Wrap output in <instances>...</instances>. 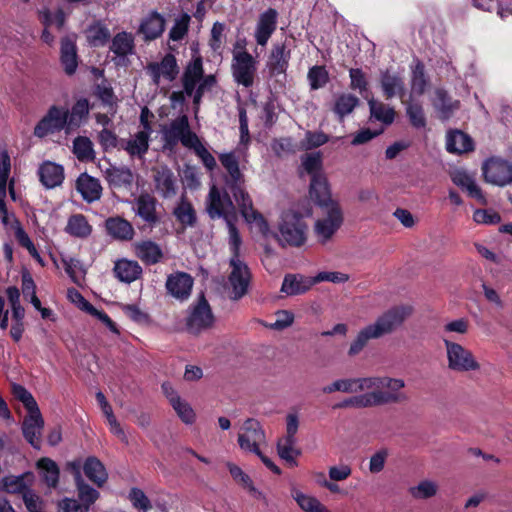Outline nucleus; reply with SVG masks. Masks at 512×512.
<instances>
[{"label": "nucleus", "mask_w": 512, "mask_h": 512, "mask_svg": "<svg viewBox=\"0 0 512 512\" xmlns=\"http://www.w3.org/2000/svg\"><path fill=\"white\" fill-rule=\"evenodd\" d=\"M413 309L408 305H398L391 307L382 313L375 322L370 324L376 334L381 338L396 331L405 320L411 316Z\"/></svg>", "instance_id": "nucleus-11"}, {"label": "nucleus", "mask_w": 512, "mask_h": 512, "mask_svg": "<svg viewBox=\"0 0 512 512\" xmlns=\"http://www.w3.org/2000/svg\"><path fill=\"white\" fill-rule=\"evenodd\" d=\"M86 36L92 46H104L110 38V32L105 25L95 23L88 27Z\"/></svg>", "instance_id": "nucleus-53"}, {"label": "nucleus", "mask_w": 512, "mask_h": 512, "mask_svg": "<svg viewBox=\"0 0 512 512\" xmlns=\"http://www.w3.org/2000/svg\"><path fill=\"white\" fill-rule=\"evenodd\" d=\"M76 40L77 35L72 33L64 36L60 42V61L68 75L74 74L78 67Z\"/></svg>", "instance_id": "nucleus-25"}, {"label": "nucleus", "mask_w": 512, "mask_h": 512, "mask_svg": "<svg viewBox=\"0 0 512 512\" xmlns=\"http://www.w3.org/2000/svg\"><path fill=\"white\" fill-rule=\"evenodd\" d=\"M83 469L85 475L98 486H102L108 478L104 465L96 457L87 458Z\"/></svg>", "instance_id": "nucleus-44"}, {"label": "nucleus", "mask_w": 512, "mask_h": 512, "mask_svg": "<svg viewBox=\"0 0 512 512\" xmlns=\"http://www.w3.org/2000/svg\"><path fill=\"white\" fill-rule=\"evenodd\" d=\"M379 336L376 334L372 326L369 324L362 328L355 339L350 344L348 355L353 357L358 355L372 339H378Z\"/></svg>", "instance_id": "nucleus-46"}, {"label": "nucleus", "mask_w": 512, "mask_h": 512, "mask_svg": "<svg viewBox=\"0 0 512 512\" xmlns=\"http://www.w3.org/2000/svg\"><path fill=\"white\" fill-rule=\"evenodd\" d=\"M38 176L43 186L52 189L62 184L64 180V169L59 164L45 161L38 168Z\"/></svg>", "instance_id": "nucleus-31"}, {"label": "nucleus", "mask_w": 512, "mask_h": 512, "mask_svg": "<svg viewBox=\"0 0 512 512\" xmlns=\"http://www.w3.org/2000/svg\"><path fill=\"white\" fill-rule=\"evenodd\" d=\"M446 149L450 153L461 154L473 150V141L462 131L455 130L447 133Z\"/></svg>", "instance_id": "nucleus-40"}, {"label": "nucleus", "mask_w": 512, "mask_h": 512, "mask_svg": "<svg viewBox=\"0 0 512 512\" xmlns=\"http://www.w3.org/2000/svg\"><path fill=\"white\" fill-rule=\"evenodd\" d=\"M76 190L80 193L83 200L92 203L99 200L102 196V186L99 179L82 173L76 180Z\"/></svg>", "instance_id": "nucleus-27"}, {"label": "nucleus", "mask_w": 512, "mask_h": 512, "mask_svg": "<svg viewBox=\"0 0 512 512\" xmlns=\"http://www.w3.org/2000/svg\"><path fill=\"white\" fill-rule=\"evenodd\" d=\"M198 136L191 131L189 120L186 115L174 119L169 125L162 128L163 147L173 150L180 142L188 148Z\"/></svg>", "instance_id": "nucleus-6"}, {"label": "nucleus", "mask_w": 512, "mask_h": 512, "mask_svg": "<svg viewBox=\"0 0 512 512\" xmlns=\"http://www.w3.org/2000/svg\"><path fill=\"white\" fill-rule=\"evenodd\" d=\"M135 256L146 265L159 263L164 254L161 247L152 240H142L133 245Z\"/></svg>", "instance_id": "nucleus-30"}, {"label": "nucleus", "mask_w": 512, "mask_h": 512, "mask_svg": "<svg viewBox=\"0 0 512 512\" xmlns=\"http://www.w3.org/2000/svg\"><path fill=\"white\" fill-rule=\"evenodd\" d=\"M114 274L121 282L131 283L142 275V267L137 261L120 259L115 262Z\"/></svg>", "instance_id": "nucleus-36"}, {"label": "nucleus", "mask_w": 512, "mask_h": 512, "mask_svg": "<svg viewBox=\"0 0 512 512\" xmlns=\"http://www.w3.org/2000/svg\"><path fill=\"white\" fill-rule=\"evenodd\" d=\"M406 115L410 124L416 129H422L426 126V117L422 105L418 102H408L406 104Z\"/></svg>", "instance_id": "nucleus-57"}, {"label": "nucleus", "mask_w": 512, "mask_h": 512, "mask_svg": "<svg viewBox=\"0 0 512 512\" xmlns=\"http://www.w3.org/2000/svg\"><path fill=\"white\" fill-rule=\"evenodd\" d=\"M173 214L183 226L193 227L197 222L196 211L188 200L182 199Z\"/></svg>", "instance_id": "nucleus-49"}, {"label": "nucleus", "mask_w": 512, "mask_h": 512, "mask_svg": "<svg viewBox=\"0 0 512 512\" xmlns=\"http://www.w3.org/2000/svg\"><path fill=\"white\" fill-rule=\"evenodd\" d=\"M73 153L80 162L95 160L93 143L88 137L78 136L73 141Z\"/></svg>", "instance_id": "nucleus-45"}, {"label": "nucleus", "mask_w": 512, "mask_h": 512, "mask_svg": "<svg viewBox=\"0 0 512 512\" xmlns=\"http://www.w3.org/2000/svg\"><path fill=\"white\" fill-rule=\"evenodd\" d=\"M165 25L164 17L154 11L142 20L138 32L143 35L144 41H152L163 34Z\"/></svg>", "instance_id": "nucleus-29"}, {"label": "nucleus", "mask_w": 512, "mask_h": 512, "mask_svg": "<svg viewBox=\"0 0 512 512\" xmlns=\"http://www.w3.org/2000/svg\"><path fill=\"white\" fill-rule=\"evenodd\" d=\"M145 70L155 85H159L161 79L172 82L179 74L177 59L171 53L166 54L159 62L148 63Z\"/></svg>", "instance_id": "nucleus-16"}, {"label": "nucleus", "mask_w": 512, "mask_h": 512, "mask_svg": "<svg viewBox=\"0 0 512 512\" xmlns=\"http://www.w3.org/2000/svg\"><path fill=\"white\" fill-rule=\"evenodd\" d=\"M469 320L466 318H458L447 322L442 327V338L450 337L452 340V334L465 335L469 331Z\"/></svg>", "instance_id": "nucleus-60"}, {"label": "nucleus", "mask_w": 512, "mask_h": 512, "mask_svg": "<svg viewBox=\"0 0 512 512\" xmlns=\"http://www.w3.org/2000/svg\"><path fill=\"white\" fill-rule=\"evenodd\" d=\"M438 492V485L431 480H423L417 485L409 488L410 495L418 500L429 499L434 497Z\"/></svg>", "instance_id": "nucleus-55"}, {"label": "nucleus", "mask_w": 512, "mask_h": 512, "mask_svg": "<svg viewBox=\"0 0 512 512\" xmlns=\"http://www.w3.org/2000/svg\"><path fill=\"white\" fill-rule=\"evenodd\" d=\"M157 205V199L153 195L144 192L134 199L132 210L149 228H153L161 221Z\"/></svg>", "instance_id": "nucleus-15"}, {"label": "nucleus", "mask_w": 512, "mask_h": 512, "mask_svg": "<svg viewBox=\"0 0 512 512\" xmlns=\"http://www.w3.org/2000/svg\"><path fill=\"white\" fill-rule=\"evenodd\" d=\"M150 135L147 132L138 131L129 139L120 141V148L125 150L130 157L142 159L149 149Z\"/></svg>", "instance_id": "nucleus-33"}, {"label": "nucleus", "mask_w": 512, "mask_h": 512, "mask_svg": "<svg viewBox=\"0 0 512 512\" xmlns=\"http://www.w3.org/2000/svg\"><path fill=\"white\" fill-rule=\"evenodd\" d=\"M11 163L7 152L0 154V215L3 224L7 225L9 216L5 203L7 181L10 175Z\"/></svg>", "instance_id": "nucleus-35"}, {"label": "nucleus", "mask_w": 512, "mask_h": 512, "mask_svg": "<svg viewBox=\"0 0 512 512\" xmlns=\"http://www.w3.org/2000/svg\"><path fill=\"white\" fill-rule=\"evenodd\" d=\"M307 79L310 88L312 90H318L329 82V73L325 66L316 65L309 69Z\"/></svg>", "instance_id": "nucleus-58"}, {"label": "nucleus", "mask_w": 512, "mask_h": 512, "mask_svg": "<svg viewBox=\"0 0 512 512\" xmlns=\"http://www.w3.org/2000/svg\"><path fill=\"white\" fill-rule=\"evenodd\" d=\"M88 114L89 102L85 98L77 100L71 110L53 105L35 126L34 135L43 138L62 130L67 135L71 134L83 124Z\"/></svg>", "instance_id": "nucleus-3"}, {"label": "nucleus", "mask_w": 512, "mask_h": 512, "mask_svg": "<svg viewBox=\"0 0 512 512\" xmlns=\"http://www.w3.org/2000/svg\"><path fill=\"white\" fill-rule=\"evenodd\" d=\"M380 84L386 99H391L394 96L403 98L405 94V84L401 76L392 73L390 70L382 71Z\"/></svg>", "instance_id": "nucleus-34"}, {"label": "nucleus", "mask_w": 512, "mask_h": 512, "mask_svg": "<svg viewBox=\"0 0 512 512\" xmlns=\"http://www.w3.org/2000/svg\"><path fill=\"white\" fill-rule=\"evenodd\" d=\"M296 438L282 437L277 442V453L279 457L288 463H295V458L300 451L295 447Z\"/></svg>", "instance_id": "nucleus-50"}, {"label": "nucleus", "mask_w": 512, "mask_h": 512, "mask_svg": "<svg viewBox=\"0 0 512 512\" xmlns=\"http://www.w3.org/2000/svg\"><path fill=\"white\" fill-rule=\"evenodd\" d=\"M257 60L249 53L243 52L232 57L231 72L234 81L246 88L254 84L257 73Z\"/></svg>", "instance_id": "nucleus-14"}, {"label": "nucleus", "mask_w": 512, "mask_h": 512, "mask_svg": "<svg viewBox=\"0 0 512 512\" xmlns=\"http://www.w3.org/2000/svg\"><path fill=\"white\" fill-rule=\"evenodd\" d=\"M379 336L376 334L372 326L369 324L362 328L355 339L350 344L348 355L353 357L358 355L372 339H378Z\"/></svg>", "instance_id": "nucleus-47"}, {"label": "nucleus", "mask_w": 512, "mask_h": 512, "mask_svg": "<svg viewBox=\"0 0 512 512\" xmlns=\"http://www.w3.org/2000/svg\"><path fill=\"white\" fill-rule=\"evenodd\" d=\"M234 221L235 220L226 222L229 234L228 242L232 254L231 257L240 258V247L242 244V239L237 227L234 224Z\"/></svg>", "instance_id": "nucleus-64"}, {"label": "nucleus", "mask_w": 512, "mask_h": 512, "mask_svg": "<svg viewBox=\"0 0 512 512\" xmlns=\"http://www.w3.org/2000/svg\"><path fill=\"white\" fill-rule=\"evenodd\" d=\"M215 317L204 294L198 296L195 303L189 307L186 318V328L190 333L198 334L214 326Z\"/></svg>", "instance_id": "nucleus-8"}, {"label": "nucleus", "mask_w": 512, "mask_h": 512, "mask_svg": "<svg viewBox=\"0 0 512 512\" xmlns=\"http://www.w3.org/2000/svg\"><path fill=\"white\" fill-rule=\"evenodd\" d=\"M79 499L83 506H90L99 498V492L83 481L76 483Z\"/></svg>", "instance_id": "nucleus-63"}, {"label": "nucleus", "mask_w": 512, "mask_h": 512, "mask_svg": "<svg viewBox=\"0 0 512 512\" xmlns=\"http://www.w3.org/2000/svg\"><path fill=\"white\" fill-rule=\"evenodd\" d=\"M162 391L181 421L188 425L193 424L196 414L190 404L183 400L168 382L162 384Z\"/></svg>", "instance_id": "nucleus-24"}, {"label": "nucleus", "mask_w": 512, "mask_h": 512, "mask_svg": "<svg viewBox=\"0 0 512 512\" xmlns=\"http://www.w3.org/2000/svg\"><path fill=\"white\" fill-rule=\"evenodd\" d=\"M451 179L455 185L465 189L469 196L479 200L483 204L486 202L481 188L478 186L474 178L467 172L456 170L451 174Z\"/></svg>", "instance_id": "nucleus-39"}, {"label": "nucleus", "mask_w": 512, "mask_h": 512, "mask_svg": "<svg viewBox=\"0 0 512 512\" xmlns=\"http://www.w3.org/2000/svg\"><path fill=\"white\" fill-rule=\"evenodd\" d=\"M105 229L110 237L118 241H130L135 234L132 224L120 216L106 219Z\"/></svg>", "instance_id": "nucleus-28"}, {"label": "nucleus", "mask_w": 512, "mask_h": 512, "mask_svg": "<svg viewBox=\"0 0 512 512\" xmlns=\"http://www.w3.org/2000/svg\"><path fill=\"white\" fill-rule=\"evenodd\" d=\"M65 231L76 238H87L92 233V226L83 214H74L68 218Z\"/></svg>", "instance_id": "nucleus-41"}, {"label": "nucleus", "mask_w": 512, "mask_h": 512, "mask_svg": "<svg viewBox=\"0 0 512 512\" xmlns=\"http://www.w3.org/2000/svg\"><path fill=\"white\" fill-rule=\"evenodd\" d=\"M155 191L164 199H171L178 191L177 180L170 168L163 166L153 170Z\"/></svg>", "instance_id": "nucleus-21"}, {"label": "nucleus", "mask_w": 512, "mask_h": 512, "mask_svg": "<svg viewBox=\"0 0 512 512\" xmlns=\"http://www.w3.org/2000/svg\"><path fill=\"white\" fill-rule=\"evenodd\" d=\"M110 50L118 57H126L134 52V37L131 33H117L111 41Z\"/></svg>", "instance_id": "nucleus-42"}, {"label": "nucleus", "mask_w": 512, "mask_h": 512, "mask_svg": "<svg viewBox=\"0 0 512 512\" xmlns=\"http://www.w3.org/2000/svg\"><path fill=\"white\" fill-rule=\"evenodd\" d=\"M193 287V278L185 272H177L168 276L166 289L169 294L179 300L187 299Z\"/></svg>", "instance_id": "nucleus-26"}, {"label": "nucleus", "mask_w": 512, "mask_h": 512, "mask_svg": "<svg viewBox=\"0 0 512 512\" xmlns=\"http://www.w3.org/2000/svg\"><path fill=\"white\" fill-rule=\"evenodd\" d=\"M14 396L23 403L27 412L36 411L39 409L38 404L32 394L21 385H13Z\"/></svg>", "instance_id": "nucleus-62"}, {"label": "nucleus", "mask_w": 512, "mask_h": 512, "mask_svg": "<svg viewBox=\"0 0 512 512\" xmlns=\"http://www.w3.org/2000/svg\"><path fill=\"white\" fill-rule=\"evenodd\" d=\"M302 166L311 176V179L325 176L322 170V156L320 152L306 154L302 157Z\"/></svg>", "instance_id": "nucleus-54"}, {"label": "nucleus", "mask_w": 512, "mask_h": 512, "mask_svg": "<svg viewBox=\"0 0 512 512\" xmlns=\"http://www.w3.org/2000/svg\"><path fill=\"white\" fill-rule=\"evenodd\" d=\"M291 496L305 512H317L323 506L316 497L304 494L297 488L291 490Z\"/></svg>", "instance_id": "nucleus-52"}, {"label": "nucleus", "mask_w": 512, "mask_h": 512, "mask_svg": "<svg viewBox=\"0 0 512 512\" xmlns=\"http://www.w3.org/2000/svg\"><path fill=\"white\" fill-rule=\"evenodd\" d=\"M278 12L274 8H268L262 12L256 22L254 38L256 43L265 47L277 29Z\"/></svg>", "instance_id": "nucleus-18"}, {"label": "nucleus", "mask_w": 512, "mask_h": 512, "mask_svg": "<svg viewBox=\"0 0 512 512\" xmlns=\"http://www.w3.org/2000/svg\"><path fill=\"white\" fill-rule=\"evenodd\" d=\"M219 161L226 170L224 182L227 189L231 192L238 208L249 224H254L259 232L267 237L270 233L269 225L263 215L254 209L253 202L245 189V177L239 168V160L234 152L222 153L219 155Z\"/></svg>", "instance_id": "nucleus-2"}, {"label": "nucleus", "mask_w": 512, "mask_h": 512, "mask_svg": "<svg viewBox=\"0 0 512 512\" xmlns=\"http://www.w3.org/2000/svg\"><path fill=\"white\" fill-rule=\"evenodd\" d=\"M291 58V49L287 40L275 42L268 56L267 67L273 76L285 74Z\"/></svg>", "instance_id": "nucleus-19"}, {"label": "nucleus", "mask_w": 512, "mask_h": 512, "mask_svg": "<svg viewBox=\"0 0 512 512\" xmlns=\"http://www.w3.org/2000/svg\"><path fill=\"white\" fill-rule=\"evenodd\" d=\"M359 99L352 94H342L337 97L334 104V112L339 116L340 119L350 114L354 108L358 105Z\"/></svg>", "instance_id": "nucleus-56"}, {"label": "nucleus", "mask_w": 512, "mask_h": 512, "mask_svg": "<svg viewBox=\"0 0 512 512\" xmlns=\"http://www.w3.org/2000/svg\"><path fill=\"white\" fill-rule=\"evenodd\" d=\"M310 197L321 209H330L340 206L338 201L332 198L330 186L326 176L311 179Z\"/></svg>", "instance_id": "nucleus-23"}, {"label": "nucleus", "mask_w": 512, "mask_h": 512, "mask_svg": "<svg viewBox=\"0 0 512 512\" xmlns=\"http://www.w3.org/2000/svg\"><path fill=\"white\" fill-rule=\"evenodd\" d=\"M447 359V367L456 373L475 372L480 369V363L477 361L473 352L450 337L442 338Z\"/></svg>", "instance_id": "nucleus-4"}, {"label": "nucleus", "mask_w": 512, "mask_h": 512, "mask_svg": "<svg viewBox=\"0 0 512 512\" xmlns=\"http://www.w3.org/2000/svg\"><path fill=\"white\" fill-rule=\"evenodd\" d=\"M432 105L441 120H448L456 110L459 109L460 102L453 100L444 89H436Z\"/></svg>", "instance_id": "nucleus-32"}, {"label": "nucleus", "mask_w": 512, "mask_h": 512, "mask_svg": "<svg viewBox=\"0 0 512 512\" xmlns=\"http://www.w3.org/2000/svg\"><path fill=\"white\" fill-rule=\"evenodd\" d=\"M307 225L296 213H286L279 226L278 242L282 246L301 247L306 242Z\"/></svg>", "instance_id": "nucleus-7"}, {"label": "nucleus", "mask_w": 512, "mask_h": 512, "mask_svg": "<svg viewBox=\"0 0 512 512\" xmlns=\"http://www.w3.org/2000/svg\"><path fill=\"white\" fill-rule=\"evenodd\" d=\"M188 149H192L194 153L201 159L203 165L209 170L213 171L216 168V159L201 143L199 137L193 141V145L189 146Z\"/></svg>", "instance_id": "nucleus-61"}, {"label": "nucleus", "mask_w": 512, "mask_h": 512, "mask_svg": "<svg viewBox=\"0 0 512 512\" xmlns=\"http://www.w3.org/2000/svg\"><path fill=\"white\" fill-rule=\"evenodd\" d=\"M38 17L44 27L47 28L55 25L59 30H61L65 24V13L61 9L52 13L48 8H43L39 10Z\"/></svg>", "instance_id": "nucleus-59"}, {"label": "nucleus", "mask_w": 512, "mask_h": 512, "mask_svg": "<svg viewBox=\"0 0 512 512\" xmlns=\"http://www.w3.org/2000/svg\"><path fill=\"white\" fill-rule=\"evenodd\" d=\"M43 428L44 419L40 410L28 412L22 422V433L26 441L35 449L41 448Z\"/></svg>", "instance_id": "nucleus-20"}, {"label": "nucleus", "mask_w": 512, "mask_h": 512, "mask_svg": "<svg viewBox=\"0 0 512 512\" xmlns=\"http://www.w3.org/2000/svg\"><path fill=\"white\" fill-rule=\"evenodd\" d=\"M484 180L498 187L512 184V163L500 157H491L482 165Z\"/></svg>", "instance_id": "nucleus-12"}, {"label": "nucleus", "mask_w": 512, "mask_h": 512, "mask_svg": "<svg viewBox=\"0 0 512 512\" xmlns=\"http://www.w3.org/2000/svg\"><path fill=\"white\" fill-rule=\"evenodd\" d=\"M205 211L212 220L223 219L226 222L236 220V206L226 190L215 184L209 188L205 198Z\"/></svg>", "instance_id": "nucleus-5"}, {"label": "nucleus", "mask_w": 512, "mask_h": 512, "mask_svg": "<svg viewBox=\"0 0 512 512\" xmlns=\"http://www.w3.org/2000/svg\"><path fill=\"white\" fill-rule=\"evenodd\" d=\"M206 78L202 58L200 56L192 58L185 66L181 76L183 92L191 97Z\"/></svg>", "instance_id": "nucleus-17"}, {"label": "nucleus", "mask_w": 512, "mask_h": 512, "mask_svg": "<svg viewBox=\"0 0 512 512\" xmlns=\"http://www.w3.org/2000/svg\"><path fill=\"white\" fill-rule=\"evenodd\" d=\"M368 105L372 118L386 125L393 123L395 118V111L392 107L374 99L369 100Z\"/></svg>", "instance_id": "nucleus-48"}, {"label": "nucleus", "mask_w": 512, "mask_h": 512, "mask_svg": "<svg viewBox=\"0 0 512 512\" xmlns=\"http://www.w3.org/2000/svg\"><path fill=\"white\" fill-rule=\"evenodd\" d=\"M107 182L114 188H130L134 181V174L128 167L111 166L105 172Z\"/></svg>", "instance_id": "nucleus-37"}, {"label": "nucleus", "mask_w": 512, "mask_h": 512, "mask_svg": "<svg viewBox=\"0 0 512 512\" xmlns=\"http://www.w3.org/2000/svg\"><path fill=\"white\" fill-rule=\"evenodd\" d=\"M322 216L315 221L314 234L317 242L325 245L328 243L343 224V212L340 206L324 209Z\"/></svg>", "instance_id": "nucleus-9"}, {"label": "nucleus", "mask_w": 512, "mask_h": 512, "mask_svg": "<svg viewBox=\"0 0 512 512\" xmlns=\"http://www.w3.org/2000/svg\"><path fill=\"white\" fill-rule=\"evenodd\" d=\"M406 384L402 378L389 376H367L354 378H340L322 388L324 394L335 392L360 393L344 399L336 408L366 409L388 404H400L408 400L403 392Z\"/></svg>", "instance_id": "nucleus-1"}, {"label": "nucleus", "mask_w": 512, "mask_h": 512, "mask_svg": "<svg viewBox=\"0 0 512 512\" xmlns=\"http://www.w3.org/2000/svg\"><path fill=\"white\" fill-rule=\"evenodd\" d=\"M315 281L302 275L288 274L284 277L281 292L286 295H299L307 292Z\"/></svg>", "instance_id": "nucleus-38"}, {"label": "nucleus", "mask_w": 512, "mask_h": 512, "mask_svg": "<svg viewBox=\"0 0 512 512\" xmlns=\"http://www.w3.org/2000/svg\"><path fill=\"white\" fill-rule=\"evenodd\" d=\"M427 84L424 65L418 61L412 69L411 95L421 96L424 94Z\"/></svg>", "instance_id": "nucleus-51"}, {"label": "nucleus", "mask_w": 512, "mask_h": 512, "mask_svg": "<svg viewBox=\"0 0 512 512\" xmlns=\"http://www.w3.org/2000/svg\"><path fill=\"white\" fill-rule=\"evenodd\" d=\"M41 478L51 488H56L59 482L60 471L55 461L49 458H41L37 462Z\"/></svg>", "instance_id": "nucleus-43"}, {"label": "nucleus", "mask_w": 512, "mask_h": 512, "mask_svg": "<svg viewBox=\"0 0 512 512\" xmlns=\"http://www.w3.org/2000/svg\"><path fill=\"white\" fill-rule=\"evenodd\" d=\"M229 265L231 268L228 276L230 286L229 297L232 300H239L248 291L251 278L250 271L246 263L237 257H231Z\"/></svg>", "instance_id": "nucleus-13"}, {"label": "nucleus", "mask_w": 512, "mask_h": 512, "mask_svg": "<svg viewBox=\"0 0 512 512\" xmlns=\"http://www.w3.org/2000/svg\"><path fill=\"white\" fill-rule=\"evenodd\" d=\"M5 486L9 492H20L22 494L23 502L29 512H43V500L34 491L26 488L23 478H7Z\"/></svg>", "instance_id": "nucleus-22"}, {"label": "nucleus", "mask_w": 512, "mask_h": 512, "mask_svg": "<svg viewBox=\"0 0 512 512\" xmlns=\"http://www.w3.org/2000/svg\"><path fill=\"white\" fill-rule=\"evenodd\" d=\"M237 442L244 452L260 455V447L266 444V434L260 422L254 418L246 419L238 433Z\"/></svg>", "instance_id": "nucleus-10"}]
</instances>
